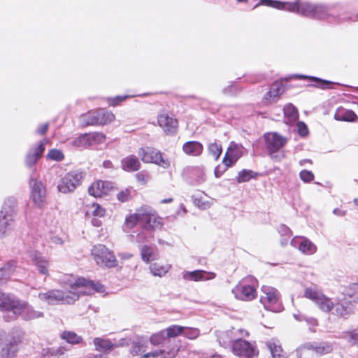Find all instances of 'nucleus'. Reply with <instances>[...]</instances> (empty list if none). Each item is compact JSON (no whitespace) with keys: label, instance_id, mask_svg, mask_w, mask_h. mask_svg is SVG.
<instances>
[{"label":"nucleus","instance_id":"423d86ee","mask_svg":"<svg viewBox=\"0 0 358 358\" xmlns=\"http://www.w3.org/2000/svg\"><path fill=\"white\" fill-rule=\"evenodd\" d=\"M91 254L96 264L100 266L112 268L117 266V259L113 252L104 245H94L91 250Z\"/></svg>","mask_w":358,"mask_h":358},{"label":"nucleus","instance_id":"2f4dec72","mask_svg":"<svg viewBox=\"0 0 358 358\" xmlns=\"http://www.w3.org/2000/svg\"><path fill=\"white\" fill-rule=\"evenodd\" d=\"M85 215L87 217H103L106 215V210L97 203H92L86 206Z\"/></svg>","mask_w":358,"mask_h":358},{"label":"nucleus","instance_id":"4468645a","mask_svg":"<svg viewBox=\"0 0 358 358\" xmlns=\"http://www.w3.org/2000/svg\"><path fill=\"white\" fill-rule=\"evenodd\" d=\"M17 201L14 199H7L1 210V221L7 222V228L10 231L14 222V217L16 214Z\"/></svg>","mask_w":358,"mask_h":358},{"label":"nucleus","instance_id":"6e6552de","mask_svg":"<svg viewBox=\"0 0 358 358\" xmlns=\"http://www.w3.org/2000/svg\"><path fill=\"white\" fill-rule=\"evenodd\" d=\"M30 198L33 203L39 208L46 204V187L40 180L31 177L29 180Z\"/></svg>","mask_w":358,"mask_h":358},{"label":"nucleus","instance_id":"412c9836","mask_svg":"<svg viewBox=\"0 0 358 358\" xmlns=\"http://www.w3.org/2000/svg\"><path fill=\"white\" fill-rule=\"evenodd\" d=\"M215 276V273L203 270L185 271L182 273V277L185 280L194 282L210 280L214 279Z\"/></svg>","mask_w":358,"mask_h":358},{"label":"nucleus","instance_id":"37998d69","mask_svg":"<svg viewBox=\"0 0 358 358\" xmlns=\"http://www.w3.org/2000/svg\"><path fill=\"white\" fill-rule=\"evenodd\" d=\"M341 338L350 345H358V331L355 329L343 331Z\"/></svg>","mask_w":358,"mask_h":358},{"label":"nucleus","instance_id":"6ab92c4d","mask_svg":"<svg viewBox=\"0 0 358 358\" xmlns=\"http://www.w3.org/2000/svg\"><path fill=\"white\" fill-rule=\"evenodd\" d=\"M344 303H349V306H345L343 303H337L334 306V313L338 317H347L352 313V306L358 302V295L357 294H347L344 296Z\"/></svg>","mask_w":358,"mask_h":358},{"label":"nucleus","instance_id":"de8ad7c7","mask_svg":"<svg viewBox=\"0 0 358 358\" xmlns=\"http://www.w3.org/2000/svg\"><path fill=\"white\" fill-rule=\"evenodd\" d=\"M61 336L64 340L71 344H78L81 343L83 340L81 336L73 331H65L62 334Z\"/></svg>","mask_w":358,"mask_h":358},{"label":"nucleus","instance_id":"bf43d9fd","mask_svg":"<svg viewBox=\"0 0 358 358\" xmlns=\"http://www.w3.org/2000/svg\"><path fill=\"white\" fill-rule=\"evenodd\" d=\"M182 334L189 339H195L199 336L200 331L196 328L185 327Z\"/></svg>","mask_w":358,"mask_h":358},{"label":"nucleus","instance_id":"a878e982","mask_svg":"<svg viewBox=\"0 0 358 358\" xmlns=\"http://www.w3.org/2000/svg\"><path fill=\"white\" fill-rule=\"evenodd\" d=\"M171 268V265L169 264H163L161 262H154L150 264L149 270L153 276L164 277Z\"/></svg>","mask_w":358,"mask_h":358},{"label":"nucleus","instance_id":"052dcab7","mask_svg":"<svg viewBox=\"0 0 358 358\" xmlns=\"http://www.w3.org/2000/svg\"><path fill=\"white\" fill-rule=\"evenodd\" d=\"M129 96H117L115 97H110L107 99V101L109 106H116L119 105L121 102L125 101Z\"/></svg>","mask_w":358,"mask_h":358},{"label":"nucleus","instance_id":"c756f323","mask_svg":"<svg viewBox=\"0 0 358 358\" xmlns=\"http://www.w3.org/2000/svg\"><path fill=\"white\" fill-rule=\"evenodd\" d=\"M95 350L101 352H109L115 348L114 344L108 339L95 338L93 340Z\"/></svg>","mask_w":358,"mask_h":358},{"label":"nucleus","instance_id":"0eeeda50","mask_svg":"<svg viewBox=\"0 0 358 358\" xmlns=\"http://www.w3.org/2000/svg\"><path fill=\"white\" fill-rule=\"evenodd\" d=\"M82 180L83 174L81 172H69L59 181L57 189L62 194L73 192L81 184Z\"/></svg>","mask_w":358,"mask_h":358},{"label":"nucleus","instance_id":"6e6d98bb","mask_svg":"<svg viewBox=\"0 0 358 358\" xmlns=\"http://www.w3.org/2000/svg\"><path fill=\"white\" fill-rule=\"evenodd\" d=\"M254 177L255 175L252 171L243 169L238 173L237 176V182L238 183L248 182Z\"/></svg>","mask_w":358,"mask_h":358},{"label":"nucleus","instance_id":"aec40b11","mask_svg":"<svg viewBox=\"0 0 358 358\" xmlns=\"http://www.w3.org/2000/svg\"><path fill=\"white\" fill-rule=\"evenodd\" d=\"M260 4L278 10H285L289 12L299 13L300 1L299 0H296L294 2H282L275 0H260V2L255 7L259 6Z\"/></svg>","mask_w":358,"mask_h":358},{"label":"nucleus","instance_id":"1a4fd4ad","mask_svg":"<svg viewBox=\"0 0 358 358\" xmlns=\"http://www.w3.org/2000/svg\"><path fill=\"white\" fill-rule=\"evenodd\" d=\"M231 351L241 358H254L258 356L259 351L254 343L241 338H237L231 345Z\"/></svg>","mask_w":358,"mask_h":358},{"label":"nucleus","instance_id":"f704fd0d","mask_svg":"<svg viewBox=\"0 0 358 358\" xmlns=\"http://www.w3.org/2000/svg\"><path fill=\"white\" fill-rule=\"evenodd\" d=\"M283 111L285 120L287 124L295 122L299 117L297 109L291 103L285 106Z\"/></svg>","mask_w":358,"mask_h":358},{"label":"nucleus","instance_id":"58836bf2","mask_svg":"<svg viewBox=\"0 0 358 358\" xmlns=\"http://www.w3.org/2000/svg\"><path fill=\"white\" fill-rule=\"evenodd\" d=\"M98 113V125L108 124L115 119V115L112 112L104 109H99Z\"/></svg>","mask_w":358,"mask_h":358},{"label":"nucleus","instance_id":"e2e57ef3","mask_svg":"<svg viewBox=\"0 0 358 358\" xmlns=\"http://www.w3.org/2000/svg\"><path fill=\"white\" fill-rule=\"evenodd\" d=\"M39 158L30 152L29 151L27 152L25 159V164L28 167L33 166L38 161Z\"/></svg>","mask_w":358,"mask_h":358},{"label":"nucleus","instance_id":"79ce46f5","mask_svg":"<svg viewBox=\"0 0 358 358\" xmlns=\"http://www.w3.org/2000/svg\"><path fill=\"white\" fill-rule=\"evenodd\" d=\"M266 346L271 352L273 358H280L282 349L278 341L272 339L266 343Z\"/></svg>","mask_w":358,"mask_h":358},{"label":"nucleus","instance_id":"20e7f679","mask_svg":"<svg viewBox=\"0 0 358 358\" xmlns=\"http://www.w3.org/2000/svg\"><path fill=\"white\" fill-rule=\"evenodd\" d=\"M11 313L15 318L20 317L24 321L38 320L44 317V313L41 310L36 309L27 301L19 299H17Z\"/></svg>","mask_w":358,"mask_h":358},{"label":"nucleus","instance_id":"13d9d810","mask_svg":"<svg viewBox=\"0 0 358 358\" xmlns=\"http://www.w3.org/2000/svg\"><path fill=\"white\" fill-rule=\"evenodd\" d=\"M46 142L47 141L45 140L40 141L36 146L31 148L29 150V152H32V154L36 156L38 158H40L45 150V145Z\"/></svg>","mask_w":358,"mask_h":358},{"label":"nucleus","instance_id":"5701e85b","mask_svg":"<svg viewBox=\"0 0 358 358\" xmlns=\"http://www.w3.org/2000/svg\"><path fill=\"white\" fill-rule=\"evenodd\" d=\"M29 257L41 274L45 276L49 275L48 268L50 263L45 257L37 251L30 252Z\"/></svg>","mask_w":358,"mask_h":358},{"label":"nucleus","instance_id":"4d7b16f0","mask_svg":"<svg viewBox=\"0 0 358 358\" xmlns=\"http://www.w3.org/2000/svg\"><path fill=\"white\" fill-rule=\"evenodd\" d=\"M134 192L131 187L126 188L117 194V199L121 202L127 201L132 197Z\"/></svg>","mask_w":358,"mask_h":358},{"label":"nucleus","instance_id":"c85d7f7f","mask_svg":"<svg viewBox=\"0 0 358 358\" xmlns=\"http://www.w3.org/2000/svg\"><path fill=\"white\" fill-rule=\"evenodd\" d=\"M334 118L338 121L355 122L357 115L352 110L340 108L336 111Z\"/></svg>","mask_w":358,"mask_h":358},{"label":"nucleus","instance_id":"c9c22d12","mask_svg":"<svg viewBox=\"0 0 358 358\" xmlns=\"http://www.w3.org/2000/svg\"><path fill=\"white\" fill-rule=\"evenodd\" d=\"M98 110H90L80 117V121L83 125H98Z\"/></svg>","mask_w":358,"mask_h":358},{"label":"nucleus","instance_id":"e433bc0d","mask_svg":"<svg viewBox=\"0 0 358 358\" xmlns=\"http://www.w3.org/2000/svg\"><path fill=\"white\" fill-rule=\"evenodd\" d=\"M296 355L299 358H313L315 352L312 343H307L299 347Z\"/></svg>","mask_w":358,"mask_h":358},{"label":"nucleus","instance_id":"ea45409f","mask_svg":"<svg viewBox=\"0 0 358 358\" xmlns=\"http://www.w3.org/2000/svg\"><path fill=\"white\" fill-rule=\"evenodd\" d=\"M293 78H298V79H308L310 80H313L316 82V84L314 85L315 87L322 88V89H327L329 88V86L331 85V83L325 80H322L318 78L314 77V76H307L305 75L301 74H296L293 76Z\"/></svg>","mask_w":358,"mask_h":358},{"label":"nucleus","instance_id":"2eb2a0df","mask_svg":"<svg viewBox=\"0 0 358 358\" xmlns=\"http://www.w3.org/2000/svg\"><path fill=\"white\" fill-rule=\"evenodd\" d=\"M266 147L272 157H275L273 154L280 150L287 142V138L276 132H270L264 135Z\"/></svg>","mask_w":358,"mask_h":358},{"label":"nucleus","instance_id":"f8f14e48","mask_svg":"<svg viewBox=\"0 0 358 358\" xmlns=\"http://www.w3.org/2000/svg\"><path fill=\"white\" fill-rule=\"evenodd\" d=\"M3 342V344L0 349V357L13 358L16 357L19 350V345L22 342V338L20 336H6Z\"/></svg>","mask_w":358,"mask_h":358},{"label":"nucleus","instance_id":"864d4df0","mask_svg":"<svg viewBox=\"0 0 358 358\" xmlns=\"http://www.w3.org/2000/svg\"><path fill=\"white\" fill-rule=\"evenodd\" d=\"M208 151L215 160H217L222 154V148L221 145L215 142L209 144Z\"/></svg>","mask_w":358,"mask_h":358},{"label":"nucleus","instance_id":"ddd939ff","mask_svg":"<svg viewBox=\"0 0 358 358\" xmlns=\"http://www.w3.org/2000/svg\"><path fill=\"white\" fill-rule=\"evenodd\" d=\"M158 125L162 129L164 132L167 135H174L178 128V122L173 115L162 112L157 115Z\"/></svg>","mask_w":358,"mask_h":358},{"label":"nucleus","instance_id":"a18cd8bd","mask_svg":"<svg viewBox=\"0 0 358 358\" xmlns=\"http://www.w3.org/2000/svg\"><path fill=\"white\" fill-rule=\"evenodd\" d=\"M315 5L308 2L300 3L299 13L306 17H313L314 11H315V9H316Z\"/></svg>","mask_w":358,"mask_h":358},{"label":"nucleus","instance_id":"473e14b6","mask_svg":"<svg viewBox=\"0 0 358 358\" xmlns=\"http://www.w3.org/2000/svg\"><path fill=\"white\" fill-rule=\"evenodd\" d=\"M16 268V263L10 262L0 268V285L4 283L12 275Z\"/></svg>","mask_w":358,"mask_h":358},{"label":"nucleus","instance_id":"7ed1b4c3","mask_svg":"<svg viewBox=\"0 0 358 358\" xmlns=\"http://www.w3.org/2000/svg\"><path fill=\"white\" fill-rule=\"evenodd\" d=\"M303 296L313 301L324 313L330 312L335 306L332 299L327 296L315 285L306 287L303 291Z\"/></svg>","mask_w":358,"mask_h":358},{"label":"nucleus","instance_id":"774afa93","mask_svg":"<svg viewBox=\"0 0 358 358\" xmlns=\"http://www.w3.org/2000/svg\"><path fill=\"white\" fill-rule=\"evenodd\" d=\"M48 128V124L47 123L42 124L37 129V133L39 134H44Z\"/></svg>","mask_w":358,"mask_h":358},{"label":"nucleus","instance_id":"a19ab883","mask_svg":"<svg viewBox=\"0 0 358 358\" xmlns=\"http://www.w3.org/2000/svg\"><path fill=\"white\" fill-rule=\"evenodd\" d=\"M141 259L145 263L155 260L157 258V255L155 252L152 247L143 245L141 248Z\"/></svg>","mask_w":358,"mask_h":358},{"label":"nucleus","instance_id":"5fc2aeb1","mask_svg":"<svg viewBox=\"0 0 358 358\" xmlns=\"http://www.w3.org/2000/svg\"><path fill=\"white\" fill-rule=\"evenodd\" d=\"M46 157L48 160L61 162L64 159V155L60 150L54 148L48 151Z\"/></svg>","mask_w":358,"mask_h":358},{"label":"nucleus","instance_id":"f3484780","mask_svg":"<svg viewBox=\"0 0 358 358\" xmlns=\"http://www.w3.org/2000/svg\"><path fill=\"white\" fill-rule=\"evenodd\" d=\"M290 243L305 255H312L317 250L316 245L304 236H295L291 240Z\"/></svg>","mask_w":358,"mask_h":358},{"label":"nucleus","instance_id":"bb28decb","mask_svg":"<svg viewBox=\"0 0 358 358\" xmlns=\"http://www.w3.org/2000/svg\"><path fill=\"white\" fill-rule=\"evenodd\" d=\"M17 299L0 290V310L11 313Z\"/></svg>","mask_w":358,"mask_h":358},{"label":"nucleus","instance_id":"c03bdc74","mask_svg":"<svg viewBox=\"0 0 358 358\" xmlns=\"http://www.w3.org/2000/svg\"><path fill=\"white\" fill-rule=\"evenodd\" d=\"M72 145L78 148H87L90 147L88 134H83L72 141Z\"/></svg>","mask_w":358,"mask_h":358},{"label":"nucleus","instance_id":"09e8293b","mask_svg":"<svg viewBox=\"0 0 358 358\" xmlns=\"http://www.w3.org/2000/svg\"><path fill=\"white\" fill-rule=\"evenodd\" d=\"M214 199L210 198L205 199L203 197H196L194 199V203L196 206L201 210H207L210 208L213 204Z\"/></svg>","mask_w":358,"mask_h":358},{"label":"nucleus","instance_id":"49530a36","mask_svg":"<svg viewBox=\"0 0 358 358\" xmlns=\"http://www.w3.org/2000/svg\"><path fill=\"white\" fill-rule=\"evenodd\" d=\"M90 146L103 144L106 141V136L101 132H94L88 134Z\"/></svg>","mask_w":358,"mask_h":358},{"label":"nucleus","instance_id":"8fccbe9b","mask_svg":"<svg viewBox=\"0 0 358 358\" xmlns=\"http://www.w3.org/2000/svg\"><path fill=\"white\" fill-rule=\"evenodd\" d=\"M166 331H164V330H162L152 334L150 337V342L152 345L156 346L162 344L166 340Z\"/></svg>","mask_w":358,"mask_h":358},{"label":"nucleus","instance_id":"4c0bfd02","mask_svg":"<svg viewBox=\"0 0 358 358\" xmlns=\"http://www.w3.org/2000/svg\"><path fill=\"white\" fill-rule=\"evenodd\" d=\"M315 355H324L332 352L333 346L328 342L312 343Z\"/></svg>","mask_w":358,"mask_h":358},{"label":"nucleus","instance_id":"393cba45","mask_svg":"<svg viewBox=\"0 0 358 358\" xmlns=\"http://www.w3.org/2000/svg\"><path fill=\"white\" fill-rule=\"evenodd\" d=\"M178 353V350L173 348H164L163 349L149 352L144 354L143 358H174Z\"/></svg>","mask_w":358,"mask_h":358},{"label":"nucleus","instance_id":"72a5a7b5","mask_svg":"<svg viewBox=\"0 0 358 358\" xmlns=\"http://www.w3.org/2000/svg\"><path fill=\"white\" fill-rule=\"evenodd\" d=\"M148 350V343L143 339H138L136 342L133 343L131 348V353L133 356L142 355L147 354Z\"/></svg>","mask_w":358,"mask_h":358},{"label":"nucleus","instance_id":"4be33fe9","mask_svg":"<svg viewBox=\"0 0 358 358\" xmlns=\"http://www.w3.org/2000/svg\"><path fill=\"white\" fill-rule=\"evenodd\" d=\"M284 92V87L281 81L275 82L262 99V103L270 105L275 103Z\"/></svg>","mask_w":358,"mask_h":358},{"label":"nucleus","instance_id":"dca6fc26","mask_svg":"<svg viewBox=\"0 0 358 358\" xmlns=\"http://www.w3.org/2000/svg\"><path fill=\"white\" fill-rule=\"evenodd\" d=\"M243 153L244 148L243 145L232 141L229 143L225 152L222 163L227 167H230L243 155Z\"/></svg>","mask_w":358,"mask_h":358},{"label":"nucleus","instance_id":"f03ea898","mask_svg":"<svg viewBox=\"0 0 358 358\" xmlns=\"http://www.w3.org/2000/svg\"><path fill=\"white\" fill-rule=\"evenodd\" d=\"M257 280L253 276H247L243 278L232 289L236 299L241 301H249L255 299L257 296Z\"/></svg>","mask_w":358,"mask_h":358},{"label":"nucleus","instance_id":"69168bd1","mask_svg":"<svg viewBox=\"0 0 358 358\" xmlns=\"http://www.w3.org/2000/svg\"><path fill=\"white\" fill-rule=\"evenodd\" d=\"M278 231L281 236L289 237L292 235V231L285 224H280Z\"/></svg>","mask_w":358,"mask_h":358},{"label":"nucleus","instance_id":"0e129e2a","mask_svg":"<svg viewBox=\"0 0 358 358\" xmlns=\"http://www.w3.org/2000/svg\"><path fill=\"white\" fill-rule=\"evenodd\" d=\"M297 131L301 136H307L308 134V129L306 124L303 122H299L297 123Z\"/></svg>","mask_w":358,"mask_h":358},{"label":"nucleus","instance_id":"338daca9","mask_svg":"<svg viewBox=\"0 0 358 358\" xmlns=\"http://www.w3.org/2000/svg\"><path fill=\"white\" fill-rule=\"evenodd\" d=\"M113 344L115 345V348L124 347V346L129 345V341L127 338H122V339L119 340L117 343H113Z\"/></svg>","mask_w":358,"mask_h":358},{"label":"nucleus","instance_id":"cd10ccee","mask_svg":"<svg viewBox=\"0 0 358 358\" xmlns=\"http://www.w3.org/2000/svg\"><path fill=\"white\" fill-rule=\"evenodd\" d=\"M203 145L197 141H188L183 144L182 151L187 155L199 156L203 152Z\"/></svg>","mask_w":358,"mask_h":358},{"label":"nucleus","instance_id":"7c9ffc66","mask_svg":"<svg viewBox=\"0 0 358 358\" xmlns=\"http://www.w3.org/2000/svg\"><path fill=\"white\" fill-rule=\"evenodd\" d=\"M122 168L126 171H135L140 167V162L136 156L130 155L124 158L122 162Z\"/></svg>","mask_w":358,"mask_h":358},{"label":"nucleus","instance_id":"603ef678","mask_svg":"<svg viewBox=\"0 0 358 358\" xmlns=\"http://www.w3.org/2000/svg\"><path fill=\"white\" fill-rule=\"evenodd\" d=\"M313 17L317 19H324L329 15V8L324 5L316 4Z\"/></svg>","mask_w":358,"mask_h":358},{"label":"nucleus","instance_id":"3c124183","mask_svg":"<svg viewBox=\"0 0 358 358\" xmlns=\"http://www.w3.org/2000/svg\"><path fill=\"white\" fill-rule=\"evenodd\" d=\"M164 330L166 331L167 338H169L182 334L185 327L179 325H172Z\"/></svg>","mask_w":358,"mask_h":358},{"label":"nucleus","instance_id":"f257e3e1","mask_svg":"<svg viewBox=\"0 0 358 358\" xmlns=\"http://www.w3.org/2000/svg\"><path fill=\"white\" fill-rule=\"evenodd\" d=\"M64 287L66 289L65 292L59 289L41 292L38 294V299L48 305L72 304L82 295L103 293L105 291L104 287L99 282L73 276H69L64 281Z\"/></svg>","mask_w":358,"mask_h":358},{"label":"nucleus","instance_id":"9d476101","mask_svg":"<svg viewBox=\"0 0 358 358\" xmlns=\"http://www.w3.org/2000/svg\"><path fill=\"white\" fill-rule=\"evenodd\" d=\"M138 154L143 162L154 163L164 169L170 166L169 160L164 158L162 152L153 148H141Z\"/></svg>","mask_w":358,"mask_h":358},{"label":"nucleus","instance_id":"b1692460","mask_svg":"<svg viewBox=\"0 0 358 358\" xmlns=\"http://www.w3.org/2000/svg\"><path fill=\"white\" fill-rule=\"evenodd\" d=\"M143 207H141L137 209L134 213L127 215L124 224V230L134 228L137 223H140L143 226Z\"/></svg>","mask_w":358,"mask_h":358},{"label":"nucleus","instance_id":"a211bd4d","mask_svg":"<svg viewBox=\"0 0 358 358\" xmlns=\"http://www.w3.org/2000/svg\"><path fill=\"white\" fill-rule=\"evenodd\" d=\"M113 189L111 182L98 180L93 182L88 187V193L94 197H101L107 195Z\"/></svg>","mask_w":358,"mask_h":358},{"label":"nucleus","instance_id":"9b49d317","mask_svg":"<svg viewBox=\"0 0 358 358\" xmlns=\"http://www.w3.org/2000/svg\"><path fill=\"white\" fill-rule=\"evenodd\" d=\"M143 227L148 231H155L162 227L163 219L155 210L150 207L143 206Z\"/></svg>","mask_w":358,"mask_h":358},{"label":"nucleus","instance_id":"39448f33","mask_svg":"<svg viewBox=\"0 0 358 358\" xmlns=\"http://www.w3.org/2000/svg\"><path fill=\"white\" fill-rule=\"evenodd\" d=\"M260 302L264 307L272 312L278 313L282 310L279 292L273 287L264 285L262 287Z\"/></svg>","mask_w":358,"mask_h":358},{"label":"nucleus","instance_id":"680f3d73","mask_svg":"<svg viewBox=\"0 0 358 358\" xmlns=\"http://www.w3.org/2000/svg\"><path fill=\"white\" fill-rule=\"evenodd\" d=\"M300 178L305 182H310L314 179L313 173L307 170H303L299 173Z\"/></svg>","mask_w":358,"mask_h":358}]
</instances>
